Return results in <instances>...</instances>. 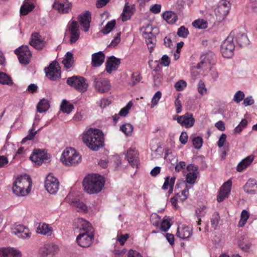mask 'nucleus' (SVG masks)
I'll use <instances>...</instances> for the list:
<instances>
[{
	"mask_svg": "<svg viewBox=\"0 0 257 257\" xmlns=\"http://www.w3.org/2000/svg\"><path fill=\"white\" fill-rule=\"evenodd\" d=\"M46 76L52 80H56L60 78L61 72L59 64L53 62L48 68L45 69Z\"/></svg>",
	"mask_w": 257,
	"mask_h": 257,
	"instance_id": "obj_11",
	"label": "nucleus"
},
{
	"mask_svg": "<svg viewBox=\"0 0 257 257\" xmlns=\"http://www.w3.org/2000/svg\"><path fill=\"white\" fill-rule=\"evenodd\" d=\"M15 53L18 56L19 62L23 65H28L32 56L29 47L27 45L22 46L15 50Z\"/></svg>",
	"mask_w": 257,
	"mask_h": 257,
	"instance_id": "obj_8",
	"label": "nucleus"
},
{
	"mask_svg": "<svg viewBox=\"0 0 257 257\" xmlns=\"http://www.w3.org/2000/svg\"><path fill=\"white\" fill-rule=\"evenodd\" d=\"M73 59V54L70 52H68L65 56V58L62 60V63L64 65L66 69H69L72 67Z\"/></svg>",
	"mask_w": 257,
	"mask_h": 257,
	"instance_id": "obj_36",
	"label": "nucleus"
},
{
	"mask_svg": "<svg viewBox=\"0 0 257 257\" xmlns=\"http://www.w3.org/2000/svg\"><path fill=\"white\" fill-rule=\"evenodd\" d=\"M132 106V103L130 101L128 104L123 108L121 109L119 111V115L122 116H125Z\"/></svg>",
	"mask_w": 257,
	"mask_h": 257,
	"instance_id": "obj_53",
	"label": "nucleus"
},
{
	"mask_svg": "<svg viewBox=\"0 0 257 257\" xmlns=\"http://www.w3.org/2000/svg\"><path fill=\"white\" fill-rule=\"evenodd\" d=\"M0 83L11 86L13 82L10 76L4 72H0Z\"/></svg>",
	"mask_w": 257,
	"mask_h": 257,
	"instance_id": "obj_39",
	"label": "nucleus"
},
{
	"mask_svg": "<svg viewBox=\"0 0 257 257\" xmlns=\"http://www.w3.org/2000/svg\"><path fill=\"white\" fill-rule=\"evenodd\" d=\"M120 35L121 32H118L116 34V36L112 40L110 45V46L115 47L117 44H118L120 41Z\"/></svg>",
	"mask_w": 257,
	"mask_h": 257,
	"instance_id": "obj_62",
	"label": "nucleus"
},
{
	"mask_svg": "<svg viewBox=\"0 0 257 257\" xmlns=\"http://www.w3.org/2000/svg\"><path fill=\"white\" fill-rule=\"evenodd\" d=\"M37 131H35L33 128L30 130L29 134L22 140L21 143L24 144L27 141L33 139Z\"/></svg>",
	"mask_w": 257,
	"mask_h": 257,
	"instance_id": "obj_55",
	"label": "nucleus"
},
{
	"mask_svg": "<svg viewBox=\"0 0 257 257\" xmlns=\"http://www.w3.org/2000/svg\"><path fill=\"white\" fill-rule=\"evenodd\" d=\"M152 26H148L143 32V36L146 40V43L148 46L150 52H152L155 46L156 39L155 35L152 33Z\"/></svg>",
	"mask_w": 257,
	"mask_h": 257,
	"instance_id": "obj_12",
	"label": "nucleus"
},
{
	"mask_svg": "<svg viewBox=\"0 0 257 257\" xmlns=\"http://www.w3.org/2000/svg\"><path fill=\"white\" fill-rule=\"evenodd\" d=\"M83 142L93 151H98L104 146V137L98 129H88L82 137Z\"/></svg>",
	"mask_w": 257,
	"mask_h": 257,
	"instance_id": "obj_2",
	"label": "nucleus"
},
{
	"mask_svg": "<svg viewBox=\"0 0 257 257\" xmlns=\"http://www.w3.org/2000/svg\"><path fill=\"white\" fill-rule=\"evenodd\" d=\"M77 223V228L83 231L77 236V242L82 247H88L91 244L94 238L92 226L88 221L82 218H78Z\"/></svg>",
	"mask_w": 257,
	"mask_h": 257,
	"instance_id": "obj_1",
	"label": "nucleus"
},
{
	"mask_svg": "<svg viewBox=\"0 0 257 257\" xmlns=\"http://www.w3.org/2000/svg\"><path fill=\"white\" fill-rule=\"evenodd\" d=\"M115 24L116 22L114 20L108 22L105 27L101 30V32L104 34H108L113 29Z\"/></svg>",
	"mask_w": 257,
	"mask_h": 257,
	"instance_id": "obj_44",
	"label": "nucleus"
},
{
	"mask_svg": "<svg viewBox=\"0 0 257 257\" xmlns=\"http://www.w3.org/2000/svg\"><path fill=\"white\" fill-rule=\"evenodd\" d=\"M67 83L82 93L86 91L88 86L86 79L84 77L79 76L69 77L67 80Z\"/></svg>",
	"mask_w": 257,
	"mask_h": 257,
	"instance_id": "obj_6",
	"label": "nucleus"
},
{
	"mask_svg": "<svg viewBox=\"0 0 257 257\" xmlns=\"http://www.w3.org/2000/svg\"><path fill=\"white\" fill-rule=\"evenodd\" d=\"M249 217V213L246 210H243L241 213L240 219L238 222V226L240 227L244 226Z\"/></svg>",
	"mask_w": 257,
	"mask_h": 257,
	"instance_id": "obj_41",
	"label": "nucleus"
},
{
	"mask_svg": "<svg viewBox=\"0 0 257 257\" xmlns=\"http://www.w3.org/2000/svg\"><path fill=\"white\" fill-rule=\"evenodd\" d=\"M58 251L59 248L57 245L53 243H48L41 248L40 254L42 257H52Z\"/></svg>",
	"mask_w": 257,
	"mask_h": 257,
	"instance_id": "obj_14",
	"label": "nucleus"
},
{
	"mask_svg": "<svg viewBox=\"0 0 257 257\" xmlns=\"http://www.w3.org/2000/svg\"><path fill=\"white\" fill-rule=\"evenodd\" d=\"M244 191L249 194L253 195L257 193V182L254 179H249L243 186Z\"/></svg>",
	"mask_w": 257,
	"mask_h": 257,
	"instance_id": "obj_24",
	"label": "nucleus"
},
{
	"mask_svg": "<svg viewBox=\"0 0 257 257\" xmlns=\"http://www.w3.org/2000/svg\"><path fill=\"white\" fill-rule=\"evenodd\" d=\"M0 257H22V253L19 250L14 247H1Z\"/></svg>",
	"mask_w": 257,
	"mask_h": 257,
	"instance_id": "obj_20",
	"label": "nucleus"
},
{
	"mask_svg": "<svg viewBox=\"0 0 257 257\" xmlns=\"http://www.w3.org/2000/svg\"><path fill=\"white\" fill-rule=\"evenodd\" d=\"M159 62L164 66H169L170 64V59L167 55H164L160 60Z\"/></svg>",
	"mask_w": 257,
	"mask_h": 257,
	"instance_id": "obj_57",
	"label": "nucleus"
},
{
	"mask_svg": "<svg viewBox=\"0 0 257 257\" xmlns=\"http://www.w3.org/2000/svg\"><path fill=\"white\" fill-rule=\"evenodd\" d=\"M127 257H143L140 253L139 252L130 249L128 250L127 252Z\"/></svg>",
	"mask_w": 257,
	"mask_h": 257,
	"instance_id": "obj_64",
	"label": "nucleus"
},
{
	"mask_svg": "<svg viewBox=\"0 0 257 257\" xmlns=\"http://www.w3.org/2000/svg\"><path fill=\"white\" fill-rule=\"evenodd\" d=\"M95 89L99 93H105L108 91L111 87L109 80L101 77L100 75H94L91 77Z\"/></svg>",
	"mask_w": 257,
	"mask_h": 257,
	"instance_id": "obj_7",
	"label": "nucleus"
},
{
	"mask_svg": "<svg viewBox=\"0 0 257 257\" xmlns=\"http://www.w3.org/2000/svg\"><path fill=\"white\" fill-rule=\"evenodd\" d=\"M81 158L79 154L74 149L67 148L64 150L61 157V161L65 165L72 166L79 164Z\"/></svg>",
	"mask_w": 257,
	"mask_h": 257,
	"instance_id": "obj_4",
	"label": "nucleus"
},
{
	"mask_svg": "<svg viewBox=\"0 0 257 257\" xmlns=\"http://www.w3.org/2000/svg\"><path fill=\"white\" fill-rule=\"evenodd\" d=\"M194 27L200 29H204L207 27V23L203 19H198L192 23Z\"/></svg>",
	"mask_w": 257,
	"mask_h": 257,
	"instance_id": "obj_43",
	"label": "nucleus"
},
{
	"mask_svg": "<svg viewBox=\"0 0 257 257\" xmlns=\"http://www.w3.org/2000/svg\"><path fill=\"white\" fill-rule=\"evenodd\" d=\"M49 108V104L48 101L45 99L41 100L37 106V111L40 113L47 111Z\"/></svg>",
	"mask_w": 257,
	"mask_h": 257,
	"instance_id": "obj_37",
	"label": "nucleus"
},
{
	"mask_svg": "<svg viewBox=\"0 0 257 257\" xmlns=\"http://www.w3.org/2000/svg\"><path fill=\"white\" fill-rule=\"evenodd\" d=\"M133 128V126L130 123L123 124L120 127V130L127 136H132Z\"/></svg>",
	"mask_w": 257,
	"mask_h": 257,
	"instance_id": "obj_42",
	"label": "nucleus"
},
{
	"mask_svg": "<svg viewBox=\"0 0 257 257\" xmlns=\"http://www.w3.org/2000/svg\"><path fill=\"white\" fill-rule=\"evenodd\" d=\"M234 34L231 31L229 36L221 45V52L222 56L225 58H230L234 54L235 45L233 42Z\"/></svg>",
	"mask_w": 257,
	"mask_h": 257,
	"instance_id": "obj_5",
	"label": "nucleus"
},
{
	"mask_svg": "<svg viewBox=\"0 0 257 257\" xmlns=\"http://www.w3.org/2000/svg\"><path fill=\"white\" fill-rule=\"evenodd\" d=\"M188 34V30L184 26H181L178 30L177 35L180 37L186 38Z\"/></svg>",
	"mask_w": 257,
	"mask_h": 257,
	"instance_id": "obj_48",
	"label": "nucleus"
},
{
	"mask_svg": "<svg viewBox=\"0 0 257 257\" xmlns=\"http://www.w3.org/2000/svg\"><path fill=\"white\" fill-rule=\"evenodd\" d=\"M132 14V8L129 6L125 4L123 13L121 15L122 21L124 22L130 19Z\"/></svg>",
	"mask_w": 257,
	"mask_h": 257,
	"instance_id": "obj_40",
	"label": "nucleus"
},
{
	"mask_svg": "<svg viewBox=\"0 0 257 257\" xmlns=\"http://www.w3.org/2000/svg\"><path fill=\"white\" fill-rule=\"evenodd\" d=\"M171 223L167 219H163L161 222L160 229L164 232H166L170 227Z\"/></svg>",
	"mask_w": 257,
	"mask_h": 257,
	"instance_id": "obj_52",
	"label": "nucleus"
},
{
	"mask_svg": "<svg viewBox=\"0 0 257 257\" xmlns=\"http://www.w3.org/2000/svg\"><path fill=\"white\" fill-rule=\"evenodd\" d=\"M66 200L71 205L76 207L77 211L84 213L88 212L87 206L83 202H80L75 198H73L71 195L69 194Z\"/></svg>",
	"mask_w": 257,
	"mask_h": 257,
	"instance_id": "obj_16",
	"label": "nucleus"
},
{
	"mask_svg": "<svg viewBox=\"0 0 257 257\" xmlns=\"http://www.w3.org/2000/svg\"><path fill=\"white\" fill-rule=\"evenodd\" d=\"M194 147L196 149H199L202 146L203 140L201 137H197L192 140Z\"/></svg>",
	"mask_w": 257,
	"mask_h": 257,
	"instance_id": "obj_50",
	"label": "nucleus"
},
{
	"mask_svg": "<svg viewBox=\"0 0 257 257\" xmlns=\"http://www.w3.org/2000/svg\"><path fill=\"white\" fill-rule=\"evenodd\" d=\"M161 95L162 93L160 91H158L155 93V95L153 96L152 99V103L153 104V106H152V107H153L154 105L157 104L159 100H160L161 97Z\"/></svg>",
	"mask_w": 257,
	"mask_h": 257,
	"instance_id": "obj_59",
	"label": "nucleus"
},
{
	"mask_svg": "<svg viewBox=\"0 0 257 257\" xmlns=\"http://www.w3.org/2000/svg\"><path fill=\"white\" fill-rule=\"evenodd\" d=\"M219 219L220 216L219 215V213L217 212H214L211 218V226L214 229H216V227L218 225Z\"/></svg>",
	"mask_w": 257,
	"mask_h": 257,
	"instance_id": "obj_46",
	"label": "nucleus"
},
{
	"mask_svg": "<svg viewBox=\"0 0 257 257\" xmlns=\"http://www.w3.org/2000/svg\"><path fill=\"white\" fill-rule=\"evenodd\" d=\"M30 160L36 165L40 166L44 162H49L50 156L44 151L40 149H35L33 154L30 157Z\"/></svg>",
	"mask_w": 257,
	"mask_h": 257,
	"instance_id": "obj_9",
	"label": "nucleus"
},
{
	"mask_svg": "<svg viewBox=\"0 0 257 257\" xmlns=\"http://www.w3.org/2000/svg\"><path fill=\"white\" fill-rule=\"evenodd\" d=\"M173 119L176 120L182 126L187 128L192 127L195 122V119L193 117V114L189 112H187L181 116L176 115L174 116Z\"/></svg>",
	"mask_w": 257,
	"mask_h": 257,
	"instance_id": "obj_13",
	"label": "nucleus"
},
{
	"mask_svg": "<svg viewBox=\"0 0 257 257\" xmlns=\"http://www.w3.org/2000/svg\"><path fill=\"white\" fill-rule=\"evenodd\" d=\"M197 88L198 91L200 94L204 95L206 93V88H205L204 83L202 81L199 82Z\"/></svg>",
	"mask_w": 257,
	"mask_h": 257,
	"instance_id": "obj_58",
	"label": "nucleus"
},
{
	"mask_svg": "<svg viewBox=\"0 0 257 257\" xmlns=\"http://www.w3.org/2000/svg\"><path fill=\"white\" fill-rule=\"evenodd\" d=\"M196 178L197 175L195 173L189 172L186 175V182L188 183L193 184L195 183Z\"/></svg>",
	"mask_w": 257,
	"mask_h": 257,
	"instance_id": "obj_51",
	"label": "nucleus"
},
{
	"mask_svg": "<svg viewBox=\"0 0 257 257\" xmlns=\"http://www.w3.org/2000/svg\"><path fill=\"white\" fill-rule=\"evenodd\" d=\"M206 212V207L205 206L198 208L195 211V214L198 219H200L204 217Z\"/></svg>",
	"mask_w": 257,
	"mask_h": 257,
	"instance_id": "obj_47",
	"label": "nucleus"
},
{
	"mask_svg": "<svg viewBox=\"0 0 257 257\" xmlns=\"http://www.w3.org/2000/svg\"><path fill=\"white\" fill-rule=\"evenodd\" d=\"M12 233L22 239L29 238L31 234L27 227L21 224L16 225L12 228Z\"/></svg>",
	"mask_w": 257,
	"mask_h": 257,
	"instance_id": "obj_15",
	"label": "nucleus"
},
{
	"mask_svg": "<svg viewBox=\"0 0 257 257\" xmlns=\"http://www.w3.org/2000/svg\"><path fill=\"white\" fill-rule=\"evenodd\" d=\"M160 218L159 217V215L156 214H155L154 215L151 216L152 223L156 227L159 226L160 224Z\"/></svg>",
	"mask_w": 257,
	"mask_h": 257,
	"instance_id": "obj_61",
	"label": "nucleus"
},
{
	"mask_svg": "<svg viewBox=\"0 0 257 257\" xmlns=\"http://www.w3.org/2000/svg\"><path fill=\"white\" fill-rule=\"evenodd\" d=\"M192 235V229L188 226H184L182 228L178 227L176 235L183 239H188Z\"/></svg>",
	"mask_w": 257,
	"mask_h": 257,
	"instance_id": "obj_27",
	"label": "nucleus"
},
{
	"mask_svg": "<svg viewBox=\"0 0 257 257\" xmlns=\"http://www.w3.org/2000/svg\"><path fill=\"white\" fill-rule=\"evenodd\" d=\"M254 103V99L251 96H247L244 99L243 104L244 106H248L253 104Z\"/></svg>",
	"mask_w": 257,
	"mask_h": 257,
	"instance_id": "obj_63",
	"label": "nucleus"
},
{
	"mask_svg": "<svg viewBox=\"0 0 257 257\" xmlns=\"http://www.w3.org/2000/svg\"><path fill=\"white\" fill-rule=\"evenodd\" d=\"M236 42L239 47L242 48L248 44L249 40L246 34L238 33L236 36Z\"/></svg>",
	"mask_w": 257,
	"mask_h": 257,
	"instance_id": "obj_33",
	"label": "nucleus"
},
{
	"mask_svg": "<svg viewBox=\"0 0 257 257\" xmlns=\"http://www.w3.org/2000/svg\"><path fill=\"white\" fill-rule=\"evenodd\" d=\"M162 17L168 24H175L178 20L177 15L172 11H166L162 14Z\"/></svg>",
	"mask_w": 257,
	"mask_h": 257,
	"instance_id": "obj_31",
	"label": "nucleus"
},
{
	"mask_svg": "<svg viewBox=\"0 0 257 257\" xmlns=\"http://www.w3.org/2000/svg\"><path fill=\"white\" fill-rule=\"evenodd\" d=\"M141 76L140 74L138 73H133L131 77V85L134 86L140 82Z\"/></svg>",
	"mask_w": 257,
	"mask_h": 257,
	"instance_id": "obj_56",
	"label": "nucleus"
},
{
	"mask_svg": "<svg viewBox=\"0 0 257 257\" xmlns=\"http://www.w3.org/2000/svg\"><path fill=\"white\" fill-rule=\"evenodd\" d=\"M90 19V14L88 12H86L84 14L80 15L78 17V20L81 25L84 28V31L85 32L89 30Z\"/></svg>",
	"mask_w": 257,
	"mask_h": 257,
	"instance_id": "obj_26",
	"label": "nucleus"
},
{
	"mask_svg": "<svg viewBox=\"0 0 257 257\" xmlns=\"http://www.w3.org/2000/svg\"><path fill=\"white\" fill-rule=\"evenodd\" d=\"M13 192L17 196H24L27 195L29 191L28 189H24L23 186H20L13 183L12 188Z\"/></svg>",
	"mask_w": 257,
	"mask_h": 257,
	"instance_id": "obj_35",
	"label": "nucleus"
},
{
	"mask_svg": "<svg viewBox=\"0 0 257 257\" xmlns=\"http://www.w3.org/2000/svg\"><path fill=\"white\" fill-rule=\"evenodd\" d=\"M68 31L70 33V43L71 44L76 43L80 37V31L78 28V23L76 21H73L68 28Z\"/></svg>",
	"mask_w": 257,
	"mask_h": 257,
	"instance_id": "obj_17",
	"label": "nucleus"
},
{
	"mask_svg": "<svg viewBox=\"0 0 257 257\" xmlns=\"http://www.w3.org/2000/svg\"><path fill=\"white\" fill-rule=\"evenodd\" d=\"M14 184L20 186H23L24 189L28 184L30 186L32 184V179L30 177L27 175H21L18 177L14 182Z\"/></svg>",
	"mask_w": 257,
	"mask_h": 257,
	"instance_id": "obj_29",
	"label": "nucleus"
},
{
	"mask_svg": "<svg viewBox=\"0 0 257 257\" xmlns=\"http://www.w3.org/2000/svg\"><path fill=\"white\" fill-rule=\"evenodd\" d=\"M120 61L118 58L113 56H111L107 58L106 62V71L108 73H111L112 71L116 70L119 65Z\"/></svg>",
	"mask_w": 257,
	"mask_h": 257,
	"instance_id": "obj_23",
	"label": "nucleus"
},
{
	"mask_svg": "<svg viewBox=\"0 0 257 257\" xmlns=\"http://www.w3.org/2000/svg\"><path fill=\"white\" fill-rule=\"evenodd\" d=\"M53 228L45 223L39 224L37 227V232L47 236H51L53 232Z\"/></svg>",
	"mask_w": 257,
	"mask_h": 257,
	"instance_id": "obj_30",
	"label": "nucleus"
},
{
	"mask_svg": "<svg viewBox=\"0 0 257 257\" xmlns=\"http://www.w3.org/2000/svg\"><path fill=\"white\" fill-rule=\"evenodd\" d=\"M231 181L228 180L221 186L219 191L229 195L231 190Z\"/></svg>",
	"mask_w": 257,
	"mask_h": 257,
	"instance_id": "obj_45",
	"label": "nucleus"
},
{
	"mask_svg": "<svg viewBox=\"0 0 257 257\" xmlns=\"http://www.w3.org/2000/svg\"><path fill=\"white\" fill-rule=\"evenodd\" d=\"M214 58V54L212 52H208L206 54L202 55L200 57L201 61L197 64L196 68L198 69H201L207 66L208 64L213 63L212 61Z\"/></svg>",
	"mask_w": 257,
	"mask_h": 257,
	"instance_id": "obj_22",
	"label": "nucleus"
},
{
	"mask_svg": "<svg viewBox=\"0 0 257 257\" xmlns=\"http://www.w3.org/2000/svg\"><path fill=\"white\" fill-rule=\"evenodd\" d=\"M53 8L59 13H68L71 9V4L67 0H59L54 2Z\"/></svg>",
	"mask_w": 257,
	"mask_h": 257,
	"instance_id": "obj_18",
	"label": "nucleus"
},
{
	"mask_svg": "<svg viewBox=\"0 0 257 257\" xmlns=\"http://www.w3.org/2000/svg\"><path fill=\"white\" fill-rule=\"evenodd\" d=\"M104 185V181L101 176L94 174L86 176L83 181L84 190L89 194L101 191Z\"/></svg>",
	"mask_w": 257,
	"mask_h": 257,
	"instance_id": "obj_3",
	"label": "nucleus"
},
{
	"mask_svg": "<svg viewBox=\"0 0 257 257\" xmlns=\"http://www.w3.org/2000/svg\"><path fill=\"white\" fill-rule=\"evenodd\" d=\"M186 82L183 80H181L175 84L174 87L177 91H182L186 87Z\"/></svg>",
	"mask_w": 257,
	"mask_h": 257,
	"instance_id": "obj_49",
	"label": "nucleus"
},
{
	"mask_svg": "<svg viewBox=\"0 0 257 257\" xmlns=\"http://www.w3.org/2000/svg\"><path fill=\"white\" fill-rule=\"evenodd\" d=\"M230 7L229 0H221L219 2L217 12L221 13L222 17L224 18L228 14Z\"/></svg>",
	"mask_w": 257,
	"mask_h": 257,
	"instance_id": "obj_28",
	"label": "nucleus"
},
{
	"mask_svg": "<svg viewBox=\"0 0 257 257\" xmlns=\"http://www.w3.org/2000/svg\"><path fill=\"white\" fill-rule=\"evenodd\" d=\"M34 8V5L29 0H25L20 9V14L22 15H27Z\"/></svg>",
	"mask_w": 257,
	"mask_h": 257,
	"instance_id": "obj_32",
	"label": "nucleus"
},
{
	"mask_svg": "<svg viewBox=\"0 0 257 257\" xmlns=\"http://www.w3.org/2000/svg\"><path fill=\"white\" fill-rule=\"evenodd\" d=\"M91 57V65L94 67H99L104 61L105 55L101 51L93 54Z\"/></svg>",
	"mask_w": 257,
	"mask_h": 257,
	"instance_id": "obj_25",
	"label": "nucleus"
},
{
	"mask_svg": "<svg viewBox=\"0 0 257 257\" xmlns=\"http://www.w3.org/2000/svg\"><path fill=\"white\" fill-rule=\"evenodd\" d=\"M45 187L50 194H54L59 188V182L53 174H50L46 177Z\"/></svg>",
	"mask_w": 257,
	"mask_h": 257,
	"instance_id": "obj_10",
	"label": "nucleus"
},
{
	"mask_svg": "<svg viewBox=\"0 0 257 257\" xmlns=\"http://www.w3.org/2000/svg\"><path fill=\"white\" fill-rule=\"evenodd\" d=\"M74 106L72 104L69 103L66 100H63L61 104V110L64 113L69 114L73 109Z\"/></svg>",
	"mask_w": 257,
	"mask_h": 257,
	"instance_id": "obj_38",
	"label": "nucleus"
},
{
	"mask_svg": "<svg viewBox=\"0 0 257 257\" xmlns=\"http://www.w3.org/2000/svg\"><path fill=\"white\" fill-rule=\"evenodd\" d=\"M29 44L34 48L38 50L42 49L45 46V42L41 39V36L38 33L32 34Z\"/></svg>",
	"mask_w": 257,
	"mask_h": 257,
	"instance_id": "obj_21",
	"label": "nucleus"
},
{
	"mask_svg": "<svg viewBox=\"0 0 257 257\" xmlns=\"http://www.w3.org/2000/svg\"><path fill=\"white\" fill-rule=\"evenodd\" d=\"M244 93L240 90H238L234 94L233 100L237 103H239L244 98Z\"/></svg>",
	"mask_w": 257,
	"mask_h": 257,
	"instance_id": "obj_54",
	"label": "nucleus"
},
{
	"mask_svg": "<svg viewBox=\"0 0 257 257\" xmlns=\"http://www.w3.org/2000/svg\"><path fill=\"white\" fill-rule=\"evenodd\" d=\"M161 5L160 4H155L150 7V11L153 14H157L161 12Z\"/></svg>",
	"mask_w": 257,
	"mask_h": 257,
	"instance_id": "obj_60",
	"label": "nucleus"
},
{
	"mask_svg": "<svg viewBox=\"0 0 257 257\" xmlns=\"http://www.w3.org/2000/svg\"><path fill=\"white\" fill-rule=\"evenodd\" d=\"M126 157L133 167H138L139 162V153L135 149L130 148L127 152Z\"/></svg>",
	"mask_w": 257,
	"mask_h": 257,
	"instance_id": "obj_19",
	"label": "nucleus"
},
{
	"mask_svg": "<svg viewBox=\"0 0 257 257\" xmlns=\"http://www.w3.org/2000/svg\"><path fill=\"white\" fill-rule=\"evenodd\" d=\"M253 157L251 156H248L243 159L237 165V171H242L244 169L248 166L253 161Z\"/></svg>",
	"mask_w": 257,
	"mask_h": 257,
	"instance_id": "obj_34",
	"label": "nucleus"
}]
</instances>
